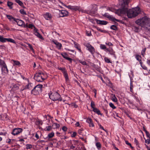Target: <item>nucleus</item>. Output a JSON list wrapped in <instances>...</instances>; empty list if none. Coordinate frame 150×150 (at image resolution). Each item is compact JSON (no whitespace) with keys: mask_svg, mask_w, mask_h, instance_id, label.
<instances>
[{"mask_svg":"<svg viewBox=\"0 0 150 150\" xmlns=\"http://www.w3.org/2000/svg\"><path fill=\"white\" fill-rule=\"evenodd\" d=\"M141 12V10L140 8L137 7L128 10L127 15L129 18H131L136 17Z\"/></svg>","mask_w":150,"mask_h":150,"instance_id":"f257e3e1","label":"nucleus"},{"mask_svg":"<svg viewBox=\"0 0 150 150\" xmlns=\"http://www.w3.org/2000/svg\"><path fill=\"white\" fill-rule=\"evenodd\" d=\"M148 21V18L146 16H145L135 21V23L142 27L147 23Z\"/></svg>","mask_w":150,"mask_h":150,"instance_id":"f03ea898","label":"nucleus"},{"mask_svg":"<svg viewBox=\"0 0 150 150\" xmlns=\"http://www.w3.org/2000/svg\"><path fill=\"white\" fill-rule=\"evenodd\" d=\"M43 75L44 74L42 73H36L35 74L34 79L37 81L42 82L45 79L43 77Z\"/></svg>","mask_w":150,"mask_h":150,"instance_id":"7ed1b4c3","label":"nucleus"},{"mask_svg":"<svg viewBox=\"0 0 150 150\" xmlns=\"http://www.w3.org/2000/svg\"><path fill=\"white\" fill-rule=\"evenodd\" d=\"M49 96L50 98L53 100H59L60 98V95L57 92H52Z\"/></svg>","mask_w":150,"mask_h":150,"instance_id":"20e7f679","label":"nucleus"},{"mask_svg":"<svg viewBox=\"0 0 150 150\" xmlns=\"http://www.w3.org/2000/svg\"><path fill=\"white\" fill-rule=\"evenodd\" d=\"M103 15L104 17L108 18L110 20H112L113 22H115V21L119 22H121V21L120 20L116 19L114 17L109 15L107 13H105Z\"/></svg>","mask_w":150,"mask_h":150,"instance_id":"39448f33","label":"nucleus"},{"mask_svg":"<svg viewBox=\"0 0 150 150\" xmlns=\"http://www.w3.org/2000/svg\"><path fill=\"white\" fill-rule=\"evenodd\" d=\"M22 131V129L21 128H15L13 129L11 132V134L14 135H17L21 132Z\"/></svg>","mask_w":150,"mask_h":150,"instance_id":"423d86ee","label":"nucleus"},{"mask_svg":"<svg viewBox=\"0 0 150 150\" xmlns=\"http://www.w3.org/2000/svg\"><path fill=\"white\" fill-rule=\"evenodd\" d=\"M86 46L88 49V50L91 52L92 54H93L95 53V50L94 48L90 44H87L86 45Z\"/></svg>","mask_w":150,"mask_h":150,"instance_id":"0eeeda50","label":"nucleus"},{"mask_svg":"<svg viewBox=\"0 0 150 150\" xmlns=\"http://www.w3.org/2000/svg\"><path fill=\"white\" fill-rule=\"evenodd\" d=\"M15 21L17 23L18 25L20 26L25 27V23L24 22L22 21L21 20H19L18 19H16Z\"/></svg>","mask_w":150,"mask_h":150,"instance_id":"6e6552de","label":"nucleus"},{"mask_svg":"<svg viewBox=\"0 0 150 150\" xmlns=\"http://www.w3.org/2000/svg\"><path fill=\"white\" fill-rule=\"evenodd\" d=\"M68 12L65 10H62L59 14L60 16L61 17L65 16L68 14Z\"/></svg>","mask_w":150,"mask_h":150,"instance_id":"1a4fd4ad","label":"nucleus"},{"mask_svg":"<svg viewBox=\"0 0 150 150\" xmlns=\"http://www.w3.org/2000/svg\"><path fill=\"white\" fill-rule=\"evenodd\" d=\"M96 21L97 23L99 24L105 25L108 23V22L106 21H101L98 20H96Z\"/></svg>","mask_w":150,"mask_h":150,"instance_id":"9d476101","label":"nucleus"},{"mask_svg":"<svg viewBox=\"0 0 150 150\" xmlns=\"http://www.w3.org/2000/svg\"><path fill=\"white\" fill-rule=\"evenodd\" d=\"M39 90H38L35 88L34 87L33 89L32 90L31 93L32 94L35 95H36L39 94Z\"/></svg>","mask_w":150,"mask_h":150,"instance_id":"9b49d317","label":"nucleus"},{"mask_svg":"<svg viewBox=\"0 0 150 150\" xmlns=\"http://www.w3.org/2000/svg\"><path fill=\"white\" fill-rule=\"evenodd\" d=\"M120 9L122 14H125L126 13H127V11H128L127 8L126 7H123L121 9Z\"/></svg>","mask_w":150,"mask_h":150,"instance_id":"f8f14e48","label":"nucleus"},{"mask_svg":"<svg viewBox=\"0 0 150 150\" xmlns=\"http://www.w3.org/2000/svg\"><path fill=\"white\" fill-rule=\"evenodd\" d=\"M135 57L137 60H138L140 64L141 65V66H142V60L141 59L142 58L141 56L138 54H136L135 55Z\"/></svg>","mask_w":150,"mask_h":150,"instance_id":"ddd939ff","label":"nucleus"},{"mask_svg":"<svg viewBox=\"0 0 150 150\" xmlns=\"http://www.w3.org/2000/svg\"><path fill=\"white\" fill-rule=\"evenodd\" d=\"M35 31L34 33L35 35L41 39L42 40L43 39V38L41 35H40L38 32H37V29H35Z\"/></svg>","mask_w":150,"mask_h":150,"instance_id":"4468645a","label":"nucleus"},{"mask_svg":"<svg viewBox=\"0 0 150 150\" xmlns=\"http://www.w3.org/2000/svg\"><path fill=\"white\" fill-rule=\"evenodd\" d=\"M54 44H55L57 46V47L60 50L61 48V47L62 46V45L61 43H59V42H57V41H53Z\"/></svg>","mask_w":150,"mask_h":150,"instance_id":"2eb2a0df","label":"nucleus"},{"mask_svg":"<svg viewBox=\"0 0 150 150\" xmlns=\"http://www.w3.org/2000/svg\"><path fill=\"white\" fill-rule=\"evenodd\" d=\"M106 51L107 52H108L109 53L111 54L115 55V52L112 49H108L107 48L106 49Z\"/></svg>","mask_w":150,"mask_h":150,"instance_id":"dca6fc26","label":"nucleus"},{"mask_svg":"<svg viewBox=\"0 0 150 150\" xmlns=\"http://www.w3.org/2000/svg\"><path fill=\"white\" fill-rule=\"evenodd\" d=\"M1 71L3 74L4 73L7 74L8 73V70L7 68V67L4 68H1Z\"/></svg>","mask_w":150,"mask_h":150,"instance_id":"f3484780","label":"nucleus"},{"mask_svg":"<svg viewBox=\"0 0 150 150\" xmlns=\"http://www.w3.org/2000/svg\"><path fill=\"white\" fill-rule=\"evenodd\" d=\"M12 61H13V66L17 65V66H18L19 67L21 66V64L20 62H19L18 61L15 60L13 59L12 60Z\"/></svg>","mask_w":150,"mask_h":150,"instance_id":"a211bd4d","label":"nucleus"},{"mask_svg":"<svg viewBox=\"0 0 150 150\" xmlns=\"http://www.w3.org/2000/svg\"><path fill=\"white\" fill-rule=\"evenodd\" d=\"M42 85L41 84H38L36 86L34 87L38 90H39V91H41L42 88Z\"/></svg>","mask_w":150,"mask_h":150,"instance_id":"6ab92c4d","label":"nucleus"},{"mask_svg":"<svg viewBox=\"0 0 150 150\" xmlns=\"http://www.w3.org/2000/svg\"><path fill=\"white\" fill-rule=\"evenodd\" d=\"M32 88V83H28V84L23 89H31Z\"/></svg>","mask_w":150,"mask_h":150,"instance_id":"aec40b11","label":"nucleus"},{"mask_svg":"<svg viewBox=\"0 0 150 150\" xmlns=\"http://www.w3.org/2000/svg\"><path fill=\"white\" fill-rule=\"evenodd\" d=\"M93 111L97 113L98 115H101V113L100 112V111L96 108H93Z\"/></svg>","mask_w":150,"mask_h":150,"instance_id":"412c9836","label":"nucleus"},{"mask_svg":"<svg viewBox=\"0 0 150 150\" xmlns=\"http://www.w3.org/2000/svg\"><path fill=\"white\" fill-rule=\"evenodd\" d=\"M63 73L64 74V76L65 78L66 81H68L69 80V78L67 72V71H66L65 72H64Z\"/></svg>","mask_w":150,"mask_h":150,"instance_id":"4be33fe9","label":"nucleus"},{"mask_svg":"<svg viewBox=\"0 0 150 150\" xmlns=\"http://www.w3.org/2000/svg\"><path fill=\"white\" fill-rule=\"evenodd\" d=\"M80 8V7L79 6H72L71 10L75 11L79 10Z\"/></svg>","mask_w":150,"mask_h":150,"instance_id":"5701e85b","label":"nucleus"},{"mask_svg":"<svg viewBox=\"0 0 150 150\" xmlns=\"http://www.w3.org/2000/svg\"><path fill=\"white\" fill-rule=\"evenodd\" d=\"M145 30L146 32L150 33V24L146 25L145 27Z\"/></svg>","mask_w":150,"mask_h":150,"instance_id":"b1692460","label":"nucleus"},{"mask_svg":"<svg viewBox=\"0 0 150 150\" xmlns=\"http://www.w3.org/2000/svg\"><path fill=\"white\" fill-rule=\"evenodd\" d=\"M46 17L48 18L49 19H51L52 17V16L51 14L49 13H47L45 14Z\"/></svg>","mask_w":150,"mask_h":150,"instance_id":"393cba45","label":"nucleus"},{"mask_svg":"<svg viewBox=\"0 0 150 150\" xmlns=\"http://www.w3.org/2000/svg\"><path fill=\"white\" fill-rule=\"evenodd\" d=\"M6 38H5L1 36L0 38V41L1 42H6Z\"/></svg>","mask_w":150,"mask_h":150,"instance_id":"a878e982","label":"nucleus"},{"mask_svg":"<svg viewBox=\"0 0 150 150\" xmlns=\"http://www.w3.org/2000/svg\"><path fill=\"white\" fill-rule=\"evenodd\" d=\"M6 41L8 42H10L14 43H15L16 42L15 41V40L11 38H7L6 39Z\"/></svg>","mask_w":150,"mask_h":150,"instance_id":"bb28decb","label":"nucleus"},{"mask_svg":"<svg viewBox=\"0 0 150 150\" xmlns=\"http://www.w3.org/2000/svg\"><path fill=\"white\" fill-rule=\"evenodd\" d=\"M54 135V133L53 132H52L50 133H49L47 137L48 138H50L52 137Z\"/></svg>","mask_w":150,"mask_h":150,"instance_id":"cd10ccee","label":"nucleus"},{"mask_svg":"<svg viewBox=\"0 0 150 150\" xmlns=\"http://www.w3.org/2000/svg\"><path fill=\"white\" fill-rule=\"evenodd\" d=\"M13 4V3L10 2V1H8L7 2V5L9 7V8L10 9H12V6Z\"/></svg>","mask_w":150,"mask_h":150,"instance_id":"c85d7f7f","label":"nucleus"},{"mask_svg":"<svg viewBox=\"0 0 150 150\" xmlns=\"http://www.w3.org/2000/svg\"><path fill=\"white\" fill-rule=\"evenodd\" d=\"M133 85L132 82V81H131L130 83V92H133Z\"/></svg>","mask_w":150,"mask_h":150,"instance_id":"c756f323","label":"nucleus"},{"mask_svg":"<svg viewBox=\"0 0 150 150\" xmlns=\"http://www.w3.org/2000/svg\"><path fill=\"white\" fill-rule=\"evenodd\" d=\"M16 2L18 3L20 6H23V4L22 1L20 0H15Z\"/></svg>","mask_w":150,"mask_h":150,"instance_id":"7c9ffc66","label":"nucleus"},{"mask_svg":"<svg viewBox=\"0 0 150 150\" xmlns=\"http://www.w3.org/2000/svg\"><path fill=\"white\" fill-rule=\"evenodd\" d=\"M121 10L120 9H119L117 10L115 12V13L116 14H118L119 16H121Z\"/></svg>","mask_w":150,"mask_h":150,"instance_id":"2f4dec72","label":"nucleus"},{"mask_svg":"<svg viewBox=\"0 0 150 150\" xmlns=\"http://www.w3.org/2000/svg\"><path fill=\"white\" fill-rule=\"evenodd\" d=\"M111 29L114 30H117V27L114 25H112L110 27Z\"/></svg>","mask_w":150,"mask_h":150,"instance_id":"473e14b6","label":"nucleus"},{"mask_svg":"<svg viewBox=\"0 0 150 150\" xmlns=\"http://www.w3.org/2000/svg\"><path fill=\"white\" fill-rule=\"evenodd\" d=\"M79 62L83 65H87V63L84 61H82L81 60H79Z\"/></svg>","mask_w":150,"mask_h":150,"instance_id":"72a5a7b5","label":"nucleus"},{"mask_svg":"<svg viewBox=\"0 0 150 150\" xmlns=\"http://www.w3.org/2000/svg\"><path fill=\"white\" fill-rule=\"evenodd\" d=\"M133 29H134L135 32H138L139 31V28L138 27L136 26H134L133 27Z\"/></svg>","mask_w":150,"mask_h":150,"instance_id":"f704fd0d","label":"nucleus"},{"mask_svg":"<svg viewBox=\"0 0 150 150\" xmlns=\"http://www.w3.org/2000/svg\"><path fill=\"white\" fill-rule=\"evenodd\" d=\"M61 55L64 58H65V59L68 57V55L66 53H62Z\"/></svg>","mask_w":150,"mask_h":150,"instance_id":"c9c22d12","label":"nucleus"},{"mask_svg":"<svg viewBox=\"0 0 150 150\" xmlns=\"http://www.w3.org/2000/svg\"><path fill=\"white\" fill-rule=\"evenodd\" d=\"M20 13L23 15H26V13L25 11L23 9H21L20 10Z\"/></svg>","mask_w":150,"mask_h":150,"instance_id":"e433bc0d","label":"nucleus"},{"mask_svg":"<svg viewBox=\"0 0 150 150\" xmlns=\"http://www.w3.org/2000/svg\"><path fill=\"white\" fill-rule=\"evenodd\" d=\"M104 60L107 63H111L110 60L108 57H105L104 58Z\"/></svg>","mask_w":150,"mask_h":150,"instance_id":"4c0bfd02","label":"nucleus"},{"mask_svg":"<svg viewBox=\"0 0 150 150\" xmlns=\"http://www.w3.org/2000/svg\"><path fill=\"white\" fill-rule=\"evenodd\" d=\"M96 146L98 149H100L101 147V145L100 142H97L96 144Z\"/></svg>","mask_w":150,"mask_h":150,"instance_id":"58836bf2","label":"nucleus"},{"mask_svg":"<svg viewBox=\"0 0 150 150\" xmlns=\"http://www.w3.org/2000/svg\"><path fill=\"white\" fill-rule=\"evenodd\" d=\"M6 16L9 19L11 20V19H13L14 21H15L16 19L12 17L11 16L7 15Z\"/></svg>","mask_w":150,"mask_h":150,"instance_id":"ea45409f","label":"nucleus"},{"mask_svg":"<svg viewBox=\"0 0 150 150\" xmlns=\"http://www.w3.org/2000/svg\"><path fill=\"white\" fill-rule=\"evenodd\" d=\"M19 84H14L13 85V88H16V89H18L19 88Z\"/></svg>","mask_w":150,"mask_h":150,"instance_id":"a19ab883","label":"nucleus"},{"mask_svg":"<svg viewBox=\"0 0 150 150\" xmlns=\"http://www.w3.org/2000/svg\"><path fill=\"white\" fill-rule=\"evenodd\" d=\"M91 107L92 108H93H93H95V103H94V102L93 101H91Z\"/></svg>","mask_w":150,"mask_h":150,"instance_id":"79ce46f5","label":"nucleus"},{"mask_svg":"<svg viewBox=\"0 0 150 150\" xmlns=\"http://www.w3.org/2000/svg\"><path fill=\"white\" fill-rule=\"evenodd\" d=\"M61 3H62V4L63 6H65L66 7H67L68 8H69V9H70L71 10L72 6H70V5H69V6H66V5H65V4H64L63 3L61 2Z\"/></svg>","mask_w":150,"mask_h":150,"instance_id":"37998d69","label":"nucleus"},{"mask_svg":"<svg viewBox=\"0 0 150 150\" xmlns=\"http://www.w3.org/2000/svg\"><path fill=\"white\" fill-rule=\"evenodd\" d=\"M145 132L146 133L147 137L149 138H150V134L146 130H145Z\"/></svg>","mask_w":150,"mask_h":150,"instance_id":"c03bdc74","label":"nucleus"},{"mask_svg":"<svg viewBox=\"0 0 150 150\" xmlns=\"http://www.w3.org/2000/svg\"><path fill=\"white\" fill-rule=\"evenodd\" d=\"M26 149H30L32 148V145L31 144H27L26 145Z\"/></svg>","mask_w":150,"mask_h":150,"instance_id":"a18cd8bd","label":"nucleus"},{"mask_svg":"<svg viewBox=\"0 0 150 150\" xmlns=\"http://www.w3.org/2000/svg\"><path fill=\"white\" fill-rule=\"evenodd\" d=\"M58 69L59 70L62 71L63 73L66 71L65 69L64 68L59 67L58 68Z\"/></svg>","mask_w":150,"mask_h":150,"instance_id":"49530a36","label":"nucleus"},{"mask_svg":"<svg viewBox=\"0 0 150 150\" xmlns=\"http://www.w3.org/2000/svg\"><path fill=\"white\" fill-rule=\"evenodd\" d=\"M86 121L89 124L91 123V122H92V120L91 118H88L87 119Z\"/></svg>","mask_w":150,"mask_h":150,"instance_id":"de8ad7c7","label":"nucleus"},{"mask_svg":"<svg viewBox=\"0 0 150 150\" xmlns=\"http://www.w3.org/2000/svg\"><path fill=\"white\" fill-rule=\"evenodd\" d=\"M146 48H144V49H143L142 51V52H141V54L142 55L143 57L144 55V54H145V51H146Z\"/></svg>","mask_w":150,"mask_h":150,"instance_id":"09e8293b","label":"nucleus"},{"mask_svg":"<svg viewBox=\"0 0 150 150\" xmlns=\"http://www.w3.org/2000/svg\"><path fill=\"white\" fill-rule=\"evenodd\" d=\"M110 106L113 109H115L116 108V107L113 104L111 103H109Z\"/></svg>","mask_w":150,"mask_h":150,"instance_id":"8fccbe9b","label":"nucleus"},{"mask_svg":"<svg viewBox=\"0 0 150 150\" xmlns=\"http://www.w3.org/2000/svg\"><path fill=\"white\" fill-rule=\"evenodd\" d=\"M100 47L102 49H107L106 46L104 45H100Z\"/></svg>","mask_w":150,"mask_h":150,"instance_id":"3c124183","label":"nucleus"},{"mask_svg":"<svg viewBox=\"0 0 150 150\" xmlns=\"http://www.w3.org/2000/svg\"><path fill=\"white\" fill-rule=\"evenodd\" d=\"M46 130L49 131L52 129V127L51 126H49L46 127Z\"/></svg>","mask_w":150,"mask_h":150,"instance_id":"603ef678","label":"nucleus"},{"mask_svg":"<svg viewBox=\"0 0 150 150\" xmlns=\"http://www.w3.org/2000/svg\"><path fill=\"white\" fill-rule=\"evenodd\" d=\"M112 100L115 102H116L117 101V99L115 95L112 97Z\"/></svg>","mask_w":150,"mask_h":150,"instance_id":"864d4df0","label":"nucleus"},{"mask_svg":"<svg viewBox=\"0 0 150 150\" xmlns=\"http://www.w3.org/2000/svg\"><path fill=\"white\" fill-rule=\"evenodd\" d=\"M6 64L5 63V62L2 60H0V65H2Z\"/></svg>","mask_w":150,"mask_h":150,"instance_id":"5fc2aeb1","label":"nucleus"},{"mask_svg":"<svg viewBox=\"0 0 150 150\" xmlns=\"http://www.w3.org/2000/svg\"><path fill=\"white\" fill-rule=\"evenodd\" d=\"M6 64L5 63V62L2 60H0V65H2Z\"/></svg>","mask_w":150,"mask_h":150,"instance_id":"6e6d98bb","label":"nucleus"},{"mask_svg":"<svg viewBox=\"0 0 150 150\" xmlns=\"http://www.w3.org/2000/svg\"><path fill=\"white\" fill-rule=\"evenodd\" d=\"M27 45H28V47L30 48V49L33 51L34 50L33 47H32V46L29 43H28Z\"/></svg>","mask_w":150,"mask_h":150,"instance_id":"4d7b16f0","label":"nucleus"},{"mask_svg":"<svg viewBox=\"0 0 150 150\" xmlns=\"http://www.w3.org/2000/svg\"><path fill=\"white\" fill-rule=\"evenodd\" d=\"M125 143L129 145L131 148H133V147L132 146L131 144L130 143H129L128 141H125Z\"/></svg>","mask_w":150,"mask_h":150,"instance_id":"13d9d810","label":"nucleus"},{"mask_svg":"<svg viewBox=\"0 0 150 150\" xmlns=\"http://www.w3.org/2000/svg\"><path fill=\"white\" fill-rule=\"evenodd\" d=\"M150 138H149L148 139H147L145 140V142L146 143H147L148 144H149L150 143Z\"/></svg>","mask_w":150,"mask_h":150,"instance_id":"bf43d9fd","label":"nucleus"},{"mask_svg":"<svg viewBox=\"0 0 150 150\" xmlns=\"http://www.w3.org/2000/svg\"><path fill=\"white\" fill-rule=\"evenodd\" d=\"M134 142H135L136 145H138V146H139V143L138 142V140L136 139L135 138L134 139Z\"/></svg>","mask_w":150,"mask_h":150,"instance_id":"052dcab7","label":"nucleus"},{"mask_svg":"<svg viewBox=\"0 0 150 150\" xmlns=\"http://www.w3.org/2000/svg\"><path fill=\"white\" fill-rule=\"evenodd\" d=\"M88 32V31H87L86 33V34L88 36H90L91 35V32H89V33Z\"/></svg>","mask_w":150,"mask_h":150,"instance_id":"680f3d73","label":"nucleus"},{"mask_svg":"<svg viewBox=\"0 0 150 150\" xmlns=\"http://www.w3.org/2000/svg\"><path fill=\"white\" fill-rule=\"evenodd\" d=\"M67 128L65 126H64L62 128V129L63 131L64 132L66 131L67 130Z\"/></svg>","mask_w":150,"mask_h":150,"instance_id":"e2e57ef3","label":"nucleus"},{"mask_svg":"<svg viewBox=\"0 0 150 150\" xmlns=\"http://www.w3.org/2000/svg\"><path fill=\"white\" fill-rule=\"evenodd\" d=\"M66 59L69 61L70 62H71L72 61V59L71 58L69 57H68Z\"/></svg>","mask_w":150,"mask_h":150,"instance_id":"0e129e2a","label":"nucleus"},{"mask_svg":"<svg viewBox=\"0 0 150 150\" xmlns=\"http://www.w3.org/2000/svg\"><path fill=\"white\" fill-rule=\"evenodd\" d=\"M76 132H73L71 135V137H75L76 136Z\"/></svg>","mask_w":150,"mask_h":150,"instance_id":"69168bd1","label":"nucleus"},{"mask_svg":"<svg viewBox=\"0 0 150 150\" xmlns=\"http://www.w3.org/2000/svg\"><path fill=\"white\" fill-rule=\"evenodd\" d=\"M89 125L90 127H94V125L93 122H91V123L89 124Z\"/></svg>","mask_w":150,"mask_h":150,"instance_id":"338daca9","label":"nucleus"},{"mask_svg":"<svg viewBox=\"0 0 150 150\" xmlns=\"http://www.w3.org/2000/svg\"><path fill=\"white\" fill-rule=\"evenodd\" d=\"M141 66L142 67V68L143 69L145 70H147V67L146 66H142H142Z\"/></svg>","mask_w":150,"mask_h":150,"instance_id":"774afa93","label":"nucleus"}]
</instances>
